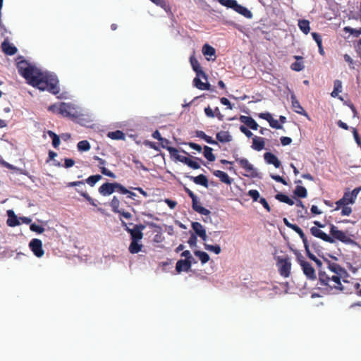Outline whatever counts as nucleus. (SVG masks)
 I'll list each match as a JSON object with an SVG mask.
<instances>
[{"label":"nucleus","instance_id":"774afa93","mask_svg":"<svg viewBox=\"0 0 361 361\" xmlns=\"http://www.w3.org/2000/svg\"><path fill=\"white\" fill-rule=\"evenodd\" d=\"M259 202L263 205L264 208L267 212H270L271 211V207H270L269 203L267 202V201L266 200L265 198H264V197L260 198L259 199Z\"/></svg>","mask_w":361,"mask_h":361},{"label":"nucleus","instance_id":"aec40b11","mask_svg":"<svg viewBox=\"0 0 361 361\" xmlns=\"http://www.w3.org/2000/svg\"><path fill=\"white\" fill-rule=\"evenodd\" d=\"M202 51L204 56H206L207 61H214L216 59V50L209 44H205L203 45Z\"/></svg>","mask_w":361,"mask_h":361},{"label":"nucleus","instance_id":"dca6fc26","mask_svg":"<svg viewBox=\"0 0 361 361\" xmlns=\"http://www.w3.org/2000/svg\"><path fill=\"white\" fill-rule=\"evenodd\" d=\"M190 62L197 76L202 77V78L207 80V75L202 71V67L197 59H195L194 56H191L190 59Z\"/></svg>","mask_w":361,"mask_h":361},{"label":"nucleus","instance_id":"2eb2a0df","mask_svg":"<svg viewBox=\"0 0 361 361\" xmlns=\"http://www.w3.org/2000/svg\"><path fill=\"white\" fill-rule=\"evenodd\" d=\"M310 233L312 235H314L316 238H320L323 240L325 242L329 243H334V240L331 238V237L324 232H323L319 228H317L316 226H313L310 228Z\"/></svg>","mask_w":361,"mask_h":361},{"label":"nucleus","instance_id":"c756f323","mask_svg":"<svg viewBox=\"0 0 361 361\" xmlns=\"http://www.w3.org/2000/svg\"><path fill=\"white\" fill-rule=\"evenodd\" d=\"M264 138L262 137L255 136L252 138V148L256 151H261L264 148Z\"/></svg>","mask_w":361,"mask_h":361},{"label":"nucleus","instance_id":"ddd939ff","mask_svg":"<svg viewBox=\"0 0 361 361\" xmlns=\"http://www.w3.org/2000/svg\"><path fill=\"white\" fill-rule=\"evenodd\" d=\"M235 159L237 162L239 163L240 166L245 169V171L248 173L247 176L251 177H255L256 176V171L254 169V166L252 164L249 162V161L245 158H239L237 156H234Z\"/></svg>","mask_w":361,"mask_h":361},{"label":"nucleus","instance_id":"37998d69","mask_svg":"<svg viewBox=\"0 0 361 361\" xmlns=\"http://www.w3.org/2000/svg\"><path fill=\"white\" fill-rule=\"evenodd\" d=\"M213 149L210 147H204V156L209 161H214L216 159L214 154L212 152Z\"/></svg>","mask_w":361,"mask_h":361},{"label":"nucleus","instance_id":"1a4fd4ad","mask_svg":"<svg viewBox=\"0 0 361 361\" xmlns=\"http://www.w3.org/2000/svg\"><path fill=\"white\" fill-rule=\"evenodd\" d=\"M330 236L333 240H337L343 243L350 244L353 243V240L348 236L345 232L338 230V228L333 224L330 226Z\"/></svg>","mask_w":361,"mask_h":361},{"label":"nucleus","instance_id":"603ef678","mask_svg":"<svg viewBox=\"0 0 361 361\" xmlns=\"http://www.w3.org/2000/svg\"><path fill=\"white\" fill-rule=\"evenodd\" d=\"M133 161L135 164V168L137 169H142L145 171H148V169L140 160H138L135 157H133Z\"/></svg>","mask_w":361,"mask_h":361},{"label":"nucleus","instance_id":"f03ea898","mask_svg":"<svg viewBox=\"0 0 361 361\" xmlns=\"http://www.w3.org/2000/svg\"><path fill=\"white\" fill-rule=\"evenodd\" d=\"M17 68L19 74L26 80L28 84L37 87L41 90H45V87L40 86L41 84L45 82V77L39 68L29 63L25 59L17 62Z\"/></svg>","mask_w":361,"mask_h":361},{"label":"nucleus","instance_id":"5701e85b","mask_svg":"<svg viewBox=\"0 0 361 361\" xmlns=\"http://www.w3.org/2000/svg\"><path fill=\"white\" fill-rule=\"evenodd\" d=\"M94 159H95L98 161L100 171L102 174H104L106 176L113 178H116V175L113 172L108 170L106 168H105L104 166V165H105V164H106V161L104 159H103L97 156H94Z\"/></svg>","mask_w":361,"mask_h":361},{"label":"nucleus","instance_id":"a19ab883","mask_svg":"<svg viewBox=\"0 0 361 361\" xmlns=\"http://www.w3.org/2000/svg\"><path fill=\"white\" fill-rule=\"evenodd\" d=\"M120 200L116 196H114L109 203L111 210L114 213L120 212Z\"/></svg>","mask_w":361,"mask_h":361},{"label":"nucleus","instance_id":"6e6552de","mask_svg":"<svg viewBox=\"0 0 361 361\" xmlns=\"http://www.w3.org/2000/svg\"><path fill=\"white\" fill-rule=\"evenodd\" d=\"M184 190L192 199V207L194 211L205 216H208L210 214L211 212L209 209L204 208V207L201 206L199 204L197 196L194 194V192L192 190H190L185 186H184Z\"/></svg>","mask_w":361,"mask_h":361},{"label":"nucleus","instance_id":"8fccbe9b","mask_svg":"<svg viewBox=\"0 0 361 361\" xmlns=\"http://www.w3.org/2000/svg\"><path fill=\"white\" fill-rule=\"evenodd\" d=\"M78 149L79 151L85 152L90 149V145L87 140H82L78 143Z\"/></svg>","mask_w":361,"mask_h":361},{"label":"nucleus","instance_id":"4468645a","mask_svg":"<svg viewBox=\"0 0 361 361\" xmlns=\"http://www.w3.org/2000/svg\"><path fill=\"white\" fill-rule=\"evenodd\" d=\"M29 247L36 257H41L43 256L44 250L42 240L34 238L30 242Z\"/></svg>","mask_w":361,"mask_h":361},{"label":"nucleus","instance_id":"bb28decb","mask_svg":"<svg viewBox=\"0 0 361 361\" xmlns=\"http://www.w3.org/2000/svg\"><path fill=\"white\" fill-rule=\"evenodd\" d=\"M8 219H7V225L11 227H14L20 224V221L19 218L15 214V212L13 210H8Z\"/></svg>","mask_w":361,"mask_h":361},{"label":"nucleus","instance_id":"c03bdc74","mask_svg":"<svg viewBox=\"0 0 361 361\" xmlns=\"http://www.w3.org/2000/svg\"><path fill=\"white\" fill-rule=\"evenodd\" d=\"M102 178V176L99 174L90 176L84 182L87 183L91 187H93L99 180Z\"/></svg>","mask_w":361,"mask_h":361},{"label":"nucleus","instance_id":"338daca9","mask_svg":"<svg viewBox=\"0 0 361 361\" xmlns=\"http://www.w3.org/2000/svg\"><path fill=\"white\" fill-rule=\"evenodd\" d=\"M259 117L262 118V119H264L266 121H267L269 123V121L271 120V118H273L271 114L269 112H267V113H261L259 114Z\"/></svg>","mask_w":361,"mask_h":361},{"label":"nucleus","instance_id":"de8ad7c7","mask_svg":"<svg viewBox=\"0 0 361 361\" xmlns=\"http://www.w3.org/2000/svg\"><path fill=\"white\" fill-rule=\"evenodd\" d=\"M218 1L221 5L233 10H234L238 3L236 0H219Z\"/></svg>","mask_w":361,"mask_h":361},{"label":"nucleus","instance_id":"c9c22d12","mask_svg":"<svg viewBox=\"0 0 361 361\" xmlns=\"http://www.w3.org/2000/svg\"><path fill=\"white\" fill-rule=\"evenodd\" d=\"M298 27L300 30L305 35H307L310 31V21L307 20H299Z\"/></svg>","mask_w":361,"mask_h":361},{"label":"nucleus","instance_id":"4be33fe9","mask_svg":"<svg viewBox=\"0 0 361 361\" xmlns=\"http://www.w3.org/2000/svg\"><path fill=\"white\" fill-rule=\"evenodd\" d=\"M185 177L192 180L195 184L202 185L205 188H208V179L203 175L200 174L197 176H192L190 175H185Z\"/></svg>","mask_w":361,"mask_h":361},{"label":"nucleus","instance_id":"69168bd1","mask_svg":"<svg viewBox=\"0 0 361 361\" xmlns=\"http://www.w3.org/2000/svg\"><path fill=\"white\" fill-rule=\"evenodd\" d=\"M334 90L338 92L342 91V82L339 80H336L334 83Z\"/></svg>","mask_w":361,"mask_h":361},{"label":"nucleus","instance_id":"7c9ffc66","mask_svg":"<svg viewBox=\"0 0 361 361\" xmlns=\"http://www.w3.org/2000/svg\"><path fill=\"white\" fill-rule=\"evenodd\" d=\"M216 137L219 142L222 143L229 142L232 140V136L228 131L221 130L216 133Z\"/></svg>","mask_w":361,"mask_h":361},{"label":"nucleus","instance_id":"13d9d810","mask_svg":"<svg viewBox=\"0 0 361 361\" xmlns=\"http://www.w3.org/2000/svg\"><path fill=\"white\" fill-rule=\"evenodd\" d=\"M341 208L342 216H349L352 213V209L348 205L342 206Z\"/></svg>","mask_w":361,"mask_h":361},{"label":"nucleus","instance_id":"864d4df0","mask_svg":"<svg viewBox=\"0 0 361 361\" xmlns=\"http://www.w3.org/2000/svg\"><path fill=\"white\" fill-rule=\"evenodd\" d=\"M344 30L355 37H358L360 35H361V27L357 30L349 27H345Z\"/></svg>","mask_w":361,"mask_h":361},{"label":"nucleus","instance_id":"49530a36","mask_svg":"<svg viewBox=\"0 0 361 361\" xmlns=\"http://www.w3.org/2000/svg\"><path fill=\"white\" fill-rule=\"evenodd\" d=\"M195 255L200 259L202 264H205L209 260V256L205 252L197 250L195 251Z\"/></svg>","mask_w":361,"mask_h":361},{"label":"nucleus","instance_id":"412c9836","mask_svg":"<svg viewBox=\"0 0 361 361\" xmlns=\"http://www.w3.org/2000/svg\"><path fill=\"white\" fill-rule=\"evenodd\" d=\"M191 260L180 259L176 263V270L178 273H180L182 271H188L191 268Z\"/></svg>","mask_w":361,"mask_h":361},{"label":"nucleus","instance_id":"4c0bfd02","mask_svg":"<svg viewBox=\"0 0 361 361\" xmlns=\"http://www.w3.org/2000/svg\"><path fill=\"white\" fill-rule=\"evenodd\" d=\"M306 252V254H307V256L312 261H314L319 269V271L320 270H322V265H323V262L319 259H318L314 254H312L310 251V249H309L308 250L305 251Z\"/></svg>","mask_w":361,"mask_h":361},{"label":"nucleus","instance_id":"473e14b6","mask_svg":"<svg viewBox=\"0 0 361 361\" xmlns=\"http://www.w3.org/2000/svg\"><path fill=\"white\" fill-rule=\"evenodd\" d=\"M234 11L247 18H251L252 16L250 11H249L245 6L238 4V3L234 8Z\"/></svg>","mask_w":361,"mask_h":361},{"label":"nucleus","instance_id":"393cba45","mask_svg":"<svg viewBox=\"0 0 361 361\" xmlns=\"http://www.w3.org/2000/svg\"><path fill=\"white\" fill-rule=\"evenodd\" d=\"M264 159L267 164H272L276 168H279L281 166V161L279 160L277 157L271 152L264 153Z\"/></svg>","mask_w":361,"mask_h":361},{"label":"nucleus","instance_id":"680f3d73","mask_svg":"<svg viewBox=\"0 0 361 361\" xmlns=\"http://www.w3.org/2000/svg\"><path fill=\"white\" fill-rule=\"evenodd\" d=\"M240 130L244 133L248 138L252 137V133L245 126H240Z\"/></svg>","mask_w":361,"mask_h":361},{"label":"nucleus","instance_id":"cd10ccee","mask_svg":"<svg viewBox=\"0 0 361 361\" xmlns=\"http://www.w3.org/2000/svg\"><path fill=\"white\" fill-rule=\"evenodd\" d=\"M240 121L252 130H257L259 126L257 122L250 116H240Z\"/></svg>","mask_w":361,"mask_h":361},{"label":"nucleus","instance_id":"a211bd4d","mask_svg":"<svg viewBox=\"0 0 361 361\" xmlns=\"http://www.w3.org/2000/svg\"><path fill=\"white\" fill-rule=\"evenodd\" d=\"M168 151H169L171 157L172 158H173L176 161L182 162V163L186 164L187 166L188 165L189 161L191 159H190L187 157H185V156L180 155L179 151L176 148H175V147L168 148Z\"/></svg>","mask_w":361,"mask_h":361},{"label":"nucleus","instance_id":"20e7f679","mask_svg":"<svg viewBox=\"0 0 361 361\" xmlns=\"http://www.w3.org/2000/svg\"><path fill=\"white\" fill-rule=\"evenodd\" d=\"M131 190L138 191L145 197H147L149 196L148 193L140 187H129V189H128L123 185L121 194L126 195V198L130 199L133 201L131 202L132 205L139 206L142 204V201L138 199V196L136 193Z\"/></svg>","mask_w":361,"mask_h":361},{"label":"nucleus","instance_id":"9b49d317","mask_svg":"<svg viewBox=\"0 0 361 361\" xmlns=\"http://www.w3.org/2000/svg\"><path fill=\"white\" fill-rule=\"evenodd\" d=\"M122 225L125 227L126 231L130 234L132 240H140L143 237V233L142 231L145 228V226L142 224H137L135 225L133 228H130L128 227L127 224L121 221Z\"/></svg>","mask_w":361,"mask_h":361},{"label":"nucleus","instance_id":"052dcab7","mask_svg":"<svg viewBox=\"0 0 361 361\" xmlns=\"http://www.w3.org/2000/svg\"><path fill=\"white\" fill-rule=\"evenodd\" d=\"M312 36L317 46L322 44V38L320 34L317 32H312Z\"/></svg>","mask_w":361,"mask_h":361},{"label":"nucleus","instance_id":"ea45409f","mask_svg":"<svg viewBox=\"0 0 361 361\" xmlns=\"http://www.w3.org/2000/svg\"><path fill=\"white\" fill-rule=\"evenodd\" d=\"M275 197L279 201L286 203L288 205L292 206L294 204V201L292 199H290L288 195H284L283 193L277 194Z\"/></svg>","mask_w":361,"mask_h":361},{"label":"nucleus","instance_id":"79ce46f5","mask_svg":"<svg viewBox=\"0 0 361 361\" xmlns=\"http://www.w3.org/2000/svg\"><path fill=\"white\" fill-rule=\"evenodd\" d=\"M294 195L300 198H305L307 195V191L306 188L303 186L298 185L296 186L294 192Z\"/></svg>","mask_w":361,"mask_h":361},{"label":"nucleus","instance_id":"72a5a7b5","mask_svg":"<svg viewBox=\"0 0 361 361\" xmlns=\"http://www.w3.org/2000/svg\"><path fill=\"white\" fill-rule=\"evenodd\" d=\"M294 58L296 59V61L291 64L290 68L298 72L303 70L305 67L302 61L303 58L300 56H295Z\"/></svg>","mask_w":361,"mask_h":361},{"label":"nucleus","instance_id":"9d476101","mask_svg":"<svg viewBox=\"0 0 361 361\" xmlns=\"http://www.w3.org/2000/svg\"><path fill=\"white\" fill-rule=\"evenodd\" d=\"M298 260L306 277L312 281L315 280L317 279V275L312 264L310 262L305 261L301 255L298 257Z\"/></svg>","mask_w":361,"mask_h":361},{"label":"nucleus","instance_id":"39448f33","mask_svg":"<svg viewBox=\"0 0 361 361\" xmlns=\"http://www.w3.org/2000/svg\"><path fill=\"white\" fill-rule=\"evenodd\" d=\"M47 91L49 92L57 95L58 98H62V94L59 95L61 89L59 85V80L56 75L53 73L47 71Z\"/></svg>","mask_w":361,"mask_h":361},{"label":"nucleus","instance_id":"0eeeda50","mask_svg":"<svg viewBox=\"0 0 361 361\" xmlns=\"http://www.w3.org/2000/svg\"><path fill=\"white\" fill-rule=\"evenodd\" d=\"M123 188V185H121L119 183L114 182V183H103L99 188V192L102 196H108L111 195L114 192H117L121 194V190Z\"/></svg>","mask_w":361,"mask_h":361},{"label":"nucleus","instance_id":"6e6d98bb","mask_svg":"<svg viewBox=\"0 0 361 361\" xmlns=\"http://www.w3.org/2000/svg\"><path fill=\"white\" fill-rule=\"evenodd\" d=\"M270 177L273 180H276V181H277L279 183H282L284 185H288L286 180L280 176L279 175L271 174Z\"/></svg>","mask_w":361,"mask_h":361},{"label":"nucleus","instance_id":"a18cd8bd","mask_svg":"<svg viewBox=\"0 0 361 361\" xmlns=\"http://www.w3.org/2000/svg\"><path fill=\"white\" fill-rule=\"evenodd\" d=\"M47 134L49 135V137L52 139V145L54 148H57L60 145V138L59 136L55 134L51 130H47Z\"/></svg>","mask_w":361,"mask_h":361},{"label":"nucleus","instance_id":"f257e3e1","mask_svg":"<svg viewBox=\"0 0 361 361\" xmlns=\"http://www.w3.org/2000/svg\"><path fill=\"white\" fill-rule=\"evenodd\" d=\"M324 262L326 265L328 271L320 270L319 271V282L323 289L328 291L343 290L341 280L346 281L345 279L348 276L347 271L336 262H331L324 258Z\"/></svg>","mask_w":361,"mask_h":361},{"label":"nucleus","instance_id":"c85d7f7f","mask_svg":"<svg viewBox=\"0 0 361 361\" xmlns=\"http://www.w3.org/2000/svg\"><path fill=\"white\" fill-rule=\"evenodd\" d=\"M213 174L216 177H218L220 179V180L224 183H226L227 185H231L232 183L233 179H231L228 176V174L224 171L216 170L213 171Z\"/></svg>","mask_w":361,"mask_h":361},{"label":"nucleus","instance_id":"f8f14e48","mask_svg":"<svg viewBox=\"0 0 361 361\" xmlns=\"http://www.w3.org/2000/svg\"><path fill=\"white\" fill-rule=\"evenodd\" d=\"M75 109L69 104L61 102V107H59V114L74 118L77 122L81 123V114H75Z\"/></svg>","mask_w":361,"mask_h":361},{"label":"nucleus","instance_id":"423d86ee","mask_svg":"<svg viewBox=\"0 0 361 361\" xmlns=\"http://www.w3.org/2000/svg\"><path fill=\"white\" fill-rule=\"evenodd\" d=\"M360 188H355L351 192H345L341 199L336 202V207L335 210H338L342 206L349 205L353 204L357 198V196L360 191Z\"/></svg>","mask_w":361,"mask_h":361},{"label":"nucleus","instance_id":"7ed1b4c3","mask_svg":"<svg viewBox=\"0 0 361 361\" xmlns=\"http://www.w3.org/2000/svg\"><path fill=\"white\" fill-rule=\"evenodd\" d=\"M276 265L280 276L288 278L291 274L292 263L290 257L285 254L283 255H274Z\"/></svg>","mask_w":361,"mask_h":361},{"label":"nucleus","instance_id":"e433bc0d","mask_svg":"<svg viewBox=\"0 0 361 361\" xmlns=\"http://www.w3.org/2000/svg\"><path fill=\"white\" fill-rule=\"evenodd\" d=\"M142 245L138 243V240H131V243L129 245V252L132 254L138 253L141 251Z\"/></svg>","mask_w":361,"mask_h":361},{"label":"nucleus","instance_id":"a878e982","mask_svg":"<svg viewBox=\"0 0 361 361\" xmlns=\"http://www.w3.org/2000/svg\"><path fill=\"white\" fill-rule=\"evenodd\" d=\"M1 48H2L3 51L6 55H9V56L14 55L18 51L17 48L13 44L8 42L6 40H5L2 42Z\"/></svg>","mask_w":361,"mask_h":361},{"label":"nucleus","instance_id":"bf43d9fd","mask_svg":"<svg viewBox=\"0 0 361 361\" xmlns=\"http://www.w3.org/2000/svg\"><path fill=\"white\" fill-rule=\"evenodd\" d=\"M59 107H61V103L54 104L48 107V110L53 112L54 114H59Z\"/></svg>","mask_w":361,"mask_h":361},{"label":"nucleus","instance_id":"b1692460","mask_svg":"<svg viewBox=\"0 0 361 361\" xmlns=\"http://www.w3.org/2000/svg\"><path fill=\"white\" fill-rule=\"evenodd\" d=\"M192 228L195 232V233L199 235L202 240L205 241L207 240V233L206 231L204 228L203 226L199 222H192Z\"/></svg>","mask_w":361,"mask_h":361},{"label":"nucleus","instance_id":"09e8293b","mask_svg":"<svg viewBox=\"0 0 361 361\" xmlns=\"http://www.w3.org/2000/svg\"><path fill=\"white\" fill-rule=\"evenodd\" d=\"M204 246L207 250L213 252L216 255L219 254L221 250V247L219 245H209V244L204 243Z\"/></svg>","mask_w":361,"mask_h":361},{"label":"nucleus","instance_id":"e2e57ef3","mask_svg":"<svg viewBox=\"0 0 361 361\" xmlns=\"http://www.w3.org/2000/svg\"><path fill=\"white\" fill-rule=\"evenodd\" d=\"M269 125L271 128L275 129H281L283 127L281 124L279 123L278 121L276 119L271 118V121H269Z\"/></svg>","mask_w":361,"mask_h":361},{"label":"nucleus","instance_id":"f704fd0d","mask_svg":"<svg viewBox=\"0 0 361 361\" xmlns=\"http://www.w3.org/2000/svg\"><path fill=\"white\" fill-rule=\"evenodd\" d=\"M201 77H195L193 80L194 85L199 90H209L211 85L209 83H205L201 81Z\"/></svg>","mask_w":361,"mask_h":361},{"label":"nucleus","instance_id":"58836bf2","mask_svg":"<svg viewBox=\"0 0 361 361\" xmlns=\"http://www.w3.org/2000/svg\"><path fill=\"white\" fill-rule=\"evenodd\" d=\"M107 136L112 140H124L125 134L119 130L109 132Z\"/></svg>","mask_w":361,"mask_h":361},{"label":"nucleus","instance_id":"f3484780","mask_svg":"<svg viewBox=\"0 0 361 361\" xmlns=\"http://www.w3.org/2000/svg\"><path fill=\"white\" fill-rule=\"evenodd\" d=\"M291 99V106L293 110L300 115L305 116L306 117L309 118V116L307 113L304 110L302 106L300 105L299 101L297 99L295 95L294 94H291L290 96Z\"/></svg>","mask_w":361,"mask_h":361},{"label":"nucleus","instance_id":"4d7b16f0","mask_svg":"<svg viewBox=\"0 0 361 361\" xmlns=\"http://www.w3.org/2000/svg\"><path fill=\"white\" fill-rule=\"evenodd\" d=\"M30 228L32 231L36 232L37 233H42L44 231L43 227L37 225L36 224H30Z\"/></svg>","mask_w":361,"mask_h":361},{"label":"nucleus","instance_id":"3c124183","mask_svg":"<svg viewBox=\"0 0 361 361\" xmlns=\"http://www.w3.org/2000/svg\"><path fill=\"white\" fill-rule=\"evenodd\" d=\"M77 192L80 193L81 196H82L91 205L96 207V200L92 199L86 192L80 191L78 189H76Z\"/></svg>","mask_w":361,"mask_h":361},{"label":"nucleus","instance_id":"6ab92c4d","mask_svg":"<svg viewBox=\"0 0 361 361\" xmlns=\"http://www.w3.org/2000/svg\"><path fill=\"white\" fill-rule=\"evenodd\" d=\"M168 151H169L171 157L172 158H173L176 161L182 162V163L186 164L187 166L188 165L189 161L191 159H190L187 157H185V156L180 155L179 151L176 148H175V147L168 148Z\"/></svg>","mask_w":361,"mask_h":361},{"label":"nucleus","instance_id":"0e129e2a","mask_svg":"<svg viewBox=\"0 0 361 361\" xmlns=\"http://www.w3.org/2000/svg\"><path fill=\"white\" fill-rule=\"evenodd\" d=\"M344 57V59L345 61L348 63L349 64V66H350V68L351 69H355V66H354V61L353 59L348 55V54H345L343 56Z\"/></svg>","mask_w":361,"mask_h":361},{"label":"nucleus","instance_id":"5fc2aeb1","mask_svg":"<svg viewBox=\"0 0 361 361\" xmlns=\"http://www.w3.org/2000/svg\"><path fill=\"white\" fill-rule=\"evenodd\" d=\"M248 195L252 197L255 202L257 201L259 198V192L257 190H250L248 191Z\"/></svg>","mask_w":361,"mask_h":361},{"label":"nucleus","instance_id":"2f4dec72","mask_svg":"<svg viewBox=\"0 0 361 361\" xmlns=\"http://www.w3.org/2000/svg\"><path fill=\"white\" fill-rule=\"evenodd\" d=\"M293 230L295 231L302 239L305 251L308 250L310 249V243L302 230L298 225H295Z\"/></svg>","mask_w":361,"mask_h":361}]
</instances>
